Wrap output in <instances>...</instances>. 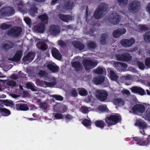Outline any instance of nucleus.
Returning a JSON list of instances; mask_svg holds the SVG:
<instances>
[{
    "instance_id": "3",
    "label": "nucleus",
    "mask_w": 150,
    "mask_h": 150,
    "mask_svg": "<svg viewBox=\"0 0 150 150\" xmlns=\"http://www.w3.org/2000/svg\"><path fill=\"white\" fill-rule=\"evenodd\" d=\"M121 117L118 115H111L108 117L106 118L105 121L109 126L116 124L117 122L121 120Z\"/></svg>"
},
{
    "instance_id": "9",
    "label": "nucleus",
    "mask_w": 150,
    "mask_h": 150,
    "mask_svg": "<svg viewBox=\"0 0 150 150\" xmlns=\"http://www.w3.org/2000/svg\"><path fill=\"white\" fill-rule=\"evenodd\" d=\"M51 81L52 82H48L43 81H40L39 82L41 86L44 87H52L56 84V80L54 77L52 78V80Z\"/></svg>"
},
{
    "instance_id": "40",
    "label": "nucleus",
    "mask_w": 150,
    "mask_h": 150,
    "mask_svg": "<svg viewBox=\"0 0 150 150\" xmlns=\"http://www.w3.org/2000/svg\"><path fill=\"white\" fill-rule=\"evenodd\" d=\"M0 111L2 115L4 116H8L10 114V111L5 108H0Z\"/></svg>"
},
{
    "instance_id": "45",
    "label": "nucleus",
    "mask_w": 150,
    "mask_h": 150,
    "mask_svg": "<svg viewBox=\"0 0 150 150\" xmlns=\"http://www.w3.org/2000/svg\"><path fill=\"white\" fill-rule=\"evenodd\" d=\"M73 3L71 1H67L65 5V8L69 10L72 8L73 6Z\"/></svg>"
},
{
    "instance_id": "1",
    "label": "nucleus",
    "mask_w": 150,
    "mask_h": 150,
    "mask_svg": "<svg viewBox=\"0 0 150 150\" xmlns=\"http://www.w3.org/2000/svg\"><path fill=\"white\" fill-rule=\"evenodd\" d=\"M98 63V61L95 60L86 59L83 61V65L87 70L94 68L97 65Z\"/></svg>"
},
{
    "instance_id": "42",
    "label": "nucleus",
    "mask_w": 150,
    "mask_h": 150,
    "mask_svg": "<svg viewBox=\"0 0 150 150\" xmlns=\"http://www.w3.org/2000/svg\"><path fill=\"white\" fill-rule=\"evenodd\" d=\"M37 102L40 108L45 109L47 108V105L45 102H42L40 100H38Z\"/></svg>"
},
{
    "instance_id": "48",
    "label": "nucleus",
    "mask_w": 150,
    "mask_h": 150,
    "mask_svg": "<svg viewBox=\"0 0 150 150\" xmlns=\"http://www.w3.org/2000/svg\"><path fill=\"white\" fill-rule=\"evenodd\" d=\"M88 47L89 49H94L96 47V44L93 42L90 41L88 42Z\"/></svg>"
},
{
    "instance_id": "50",
    "label": "nucleus",
    "mask_w": 150,
    "mask_h": 150,
    "mask_svg": "<svg viewBox=\"0 0 150 150\" xmlns=\"http://www.w3.org/2000/svg\"><path fill=\"white\" fill-rule=\"evenodd\" d=\"M38 74L41 77H46L47 76V73L44 71L40 70L39 71Z\"/></svg>"
},
{
    "instance_id": "11",
    "label": "nucleus",
    "mask_w": 150,
    "mask_h": 150,
    "mask_svg": "<svg viewBox=\"0 0 150 150\" xmlns=\"http://www.w3.org/2000/svg\"><path fill=\"white\" fill-rule=\"evenodd\" d=\"M132 110L134 114H137L138 112L142 113L144 111L145 108L143 105L137 104L132 108Z\"/></svg>"
},
{
    "instance_id": "30",
    "label": "nucleus",
    "mask_w": 150,
    "mask_h": 150,
    "mask_svg": "<svg viewBox=\"0 0 150 150\" xmlns=\"http://www.w3.org/2000/svg\"><path fill=\"white\" fill-rule=\"evenodd\" d=\"M108 37V35L106 34H103L100 37V42L102 45H104L107 43V41Z\"/></svg>"
},
{
    "instance_id": "27",
    "label": "nucleus",
    "mask_w": 150,
    "mask_h": 150,
    "mask_svg": "<svg viewBox=\"0 0 150 150\" xmlns=\"http://www.w3.org/2000/svg\"><path fill=\"white\" fill-rule=\"evenodd\" d=\"M13 43L10 41H6L3 45V48L6 50H8L9 49L13 47Z\"/></svg>"
},
{
    "instance_id": "22",
    "label": "nucleus",
    "mask_w": 150,
    "mask_h": 150,
    "mask_svg": "<svg viewBox=\"0 0 150 150\" xmlns=\"http://www.w3.org/2000/svg\"><path fill=\"white\" fill-rule=\"evenodd\" d=\"M114 66L116 68L118 69L121 68H123L122 69L124 71H125L127 67V65L125 64L119 62H115L114 64Z\"/></svg>"
},
{
    "instance_id": "46",
    "label": "nucleus",
    "mask_w": 150,
    "mask_h": 150,
    "mask_svg": "<svg viewBox=\"0 0 150 150\" xmlns=\"http://www.w3.org/2000/svg\"><path fill=\"white\" fill-rule=\"evenodd\" d=\"M6 83L7 85L13 87H15L16 85V83L15 81L10 80L7 81Z\"/></svg>"
},
{
    "instance_id": "29",
    "label": "nucleus",
    "mask_w": 150,
    "mask_h": 150,
    "mask_svg": "<svg viewBox=\"0 0 150 150\" xmlns=\"http://www.w3.org/2000/svg\"><path fill=\"white\" fill-rule=\"evenodd\" d=\"M72 43L75 47L78 48L80 50H83L84 48V45L80 42L74 41Z\"/></svg>"
},
{
    "instance_id": "18",
    "label": "nucleus",
    "mask_w": 150,
    "mask_h": 150,
    "mask_svg": "<svg viewBox=\"0 0 150 150\" xmlns=\"http://www.w3.org/2000/svg\"><path fill=\"white\" fill-rule=\"evenodd\" d=\"M49 32L51 34L56 35L60 33V30L58 26L52 25L50 27Z\"/></svg>"
},
{
    "instance_id": "33",
    "label": "nucleus",
    "mask_w": 150,
    "mask_h": 150,
    "mask_svg": "<svg viewBox=\"0 0 150 150\" xmlns=\"http://www.w3.org/2000/svg\"><path fill=\"white\" fill-rule=\"evenodd\" d=\"M26 87L28 89H30L34 91H38V88L33 84L30 82H28L26 84Z\"/></svg>"
},
{
    "instance_id": "32",
    "label": "nucleus",
    "mask_w": 150,
    "mask_h": 150,
    "mask_svg": "<svg viewBox=\"0 0 150 150\" xmlns=\"http://www.w3.org/2000/svg\"><path fill=\"white\" fill-rule=\"evenodd\" d=\"M103 13L97 9L95 12L93 16L95 18L99 19L103 16Z\"/></svg>"
},
{
    "instance_id": "19",
    "label": "nucleus",
    "mask_w": 150,
    "mask_h": 150,
    "mask_svg": "<svg viewBox=\"0 0 150 150\" xmlns=\"http://www.w3.org/2000/svg\"><path fill=\"white\" fill-rule=\"evenodd\" d=\"M47 67L48 68L53 72H58L59 70V68L55 63H50L48 64Z\"/></svg>"
},
{
    "instance_id": "37",
    "label": "nucleus",
    "mask_w": 150,
    "mask_h": 150,
    "mask_svg": "<svg viewBox=\"0 0 150 150\" xmlns=\"http://www.w3.org/2000/svg\"><path fill=\"white\" fill-rule=\"evenodd\" d=\"M136 125H138L140 127L144 128L147 127L146 123L144 121L137 120L135 123Z\"/></svg>"
},
{
    "instance_id": "44",
    "label": "nucleus",
    "mask_w": 150,
    "mask_h": 150,
    "mask_svg": "<svg viewBox=\"0 0 150 150\" xmlns=\"http://www.w3.org/2000/svg\"><path fill=\"white\" fill-rule=\"evenodd\" d=\"M79 94L82 96H85L87 95L88 92L84 88H79L78 89Z\"/></svg>"
},
{
    "instance_id": "20",
    "label": "nucleus",
    "mask_w": 150,
    "mask_h": 150,
    "mask_svg": "<svg viewBox=\"0 0 150 150\" xmlns=\"http://www.w3.org/2000/svg\"><path fill=\"white\" fill-rule=\"evenodd\" d=\"M16 109L17 110L27 111L28 110L29 108L26 104H18L16 105Z\"/></svg>"
},
{
    "instance_id": "31",
    "label": "nucleus",
    "mask_w": 150,
    "mask_h": 150,
    "mask_svg": "<svg viewBox=\"0 0 150 150\" xmlns=\"http://www.w3.org/2000/svg\"><path fill=\"white\" fill-rule=\"evenodd\" d=\"M73 67L76 69L77 71L81 70L82 68L81 63L78 62H75L71 63Z\"/></svg>"
},
{
    "instance_id": "25",
    "label": "nucleus",
    "mask_w": 150,
    "mask_h": 150,
    "mask_svg": "<svg viewBox=\"0 0 150 150\" xmlns=\"http://www.w3.org/2000/svg\"><path fill=\"white\" fill-rule=\"evenodd\" d=\"M105 77L102 76H98L93 79V81L94 83L97 85L103 83L104 81Z\"/></svg>"
},
{
    "instance_id": "43",
    "label": "nucleus",
    "mask_w": 150,
    "mask_h": 150,
    "mask_svg": "<svg viewBox=\"0 0 150 150\" xmlns=\"http://www.w3.org/2000/svg\"><path fill=\"white\" fill-rule=\"evenodd\" d=\"M95 123L97 127L101 128H103L104 126V122L101 120L96 121Z\"/></svg>"
},
{
    "instance_id": "12",
    "label": "nucleus",
    "mask_w": 150,
    "mask_h": 150,
    "mask_svg": "<svg viewBox=\"0 0 150 150\" xmlns=\"http://www.w3.org/2000/svg\"><path fill=\"white\" fill-rule=\"evenodd\" d=\"M133 93H138L141 96H143L146 94L144 90L141 88L137 86H134L130 89Z\"/></svg>"
},
{
    "instance_id": "54",
    "label": "nucleus",
    "mask_w": 150,
    "mask_h": 150,
    "mask_svg": "<svg viewBox=\"0 0 150 150\" xmlns=\"http://www.w3.org/2000/svg\"><path fill=\"white\" fill-rule=\"evenodd\" d=\"M98 109L101 111H107V108L105 105H100L98 106Z\"/></svg>"
},
{
    "instance_id": "34",
    "label": "nucleus",
    "mask_w": 150,
    "mask_h": 150,
    "mask_svg": "<svg viewBox=\"0 0 150 150\" xmlns=\"http://www.w3.org/2000/svg\"><path fill=\"white\" fill-rule=\"evenodd\" d=\"M22 51L21 50L18 51L15 54L13 59L15 61H19L22 56Z\"/></svg>"
},
{
    "instance_id": "10",
    "label": "nucleus",
    "mask_w": 150,
    "mask_h": 150,
    "mask_svg": "<svg viewBox=\"0 0 150 150\" xmlns=\"http://www.w3.org/2000/svg\"><path fill=\"white\" fill-rule=\"evenodd\" d=\"M115 56L118 60L123 61H129L131 60L132 58L130 54L127 53L123 54L122 55L116 54Z\"/></svg>"
},
{
    "instance_id": "64",
    "label": "nucleus",
    "mask_w": 150,
    "mask_h": 150,
    "mask_svg": "<svg viewBox=\"0 0 150 150\" xmlns=\"http://www.w3.org/2000/svg\"><path fill=\"white\" fill-rule=\"evenodd\" d=\"M54 116L57 119H61L63 118V115L61 114H56Z\"/></svg>"
},
{
    "instance_id": "14",
    "label": "nucleus",
    "mask_w": 150,
    "mask_h": 150,
    "mask_svg": "<svg viewBox=\"0 0 150 150\" xmlns=\"http://www.w3.org/2000/svg\"><path fill=\"white\" fill-rule=\"evenodd\" d=\"M35 56L34 52H29L23 59V61L26 63L30 62Z\"/></svg>"
},
{
    "instance_id": "39",
    "label": "nucleus",
    "mask_w": 150,
    "mask_h": 150,
    "mask_svg": "<svg viewBox=\"0 0 150 150\" xmlns=\"http://www.w3.org/2000/svg\"><path fill=\"white\" fill-rule=\"evenodd\" d=\"M143 117L146 120L150 121V108H148L146 110Z\"/></svg>"
},
{
    "instance_id": "15",
    "label": "nucleus",
    "mask_w": 150,
    "mask_h": 150,
    "mask_svg": "<svg viewBox=\"0 0 150 150\" xmlns=\"http://www.w3.org/2000/svg\"><path fill=\"white\" fill-rule=\"evenodd\" d=\"M126 31V29L124 28L118 29L113 31V35L115 38H118L121 35L125 34Z\"/></svg>"
},
{
    "instance_id": "58",
    "label": "nucleus",
    "mask_w": 150,
    "mask_h": 150,
    "mask_svg": "<svg viewBox=\"0 0 150 150\" xmlns=\"http://www.w3.org/2000/svg\"><path fill=\"white\" fill-rule=\"evenodd\" d=\"M137 63L139 69L142 70L144 69L145 66L143 63L142 62H140L139 61H137Z\"/></svg>"
},
{
    "instance_id": "13",
    "label": "nucleus",
    "mask_w": 150,
    "mask_h": 150,
    "mask_svg": "<svg viewBox=\"0 0 150 150\" xmlns=\"http://www.w3.org/2000/svg\"><path fill=\"white\" fill-rule=\"evenodd\" d=\"M44 23H38L35 25L33 28L34 32L37 33H42L45 30V27Z\"/></svg>"
},
{
    "instance_id": "8",
    "label": "nucleus",
    "mask_w": 150,
    "mask_h": 150,
    "mask_svg": "<svg viewBox=\"0 0 150 150\" xmlns=\"http://www.w3.org/2000/svg\"><path fill=\"white\" fill-rule=\"evenodd\" d=\"M135 42L134 39L133 38H131L130 40L124 39L121 40L120 43L124 47H130Z\"/></svg>"
},
{
    "instance_id": "59",
    "label": "nucleus",
    "mask_w": 150,
    "mask_h": 150,
    "mask_svg": "<svg viewBox=\"0 0 150 150\" xmlns=\"http://www.w3.org/2000/svg\"><path fill=\"white\" fill-rule=\"evenodd\" d=\"M24 20L26 23L29 25H30L31 24V19L28 17H25Z\"/></svg>"
},
{
    "instance_id": "16",
    "label": "nucleus",
    "mask_w": 150,
    "mask_h": 150,
    "mask_svg": "<svg viewBox=\"0 0 150 150\" xmlns=\"http://www.w3.org/2000/svg\"><path fill=\"white\" fill-rule=\"evenodd\" d=\"M36 41H39L36 44L37 47L42 50H45L47 48V44L43 40H41L39 39H36Z\"/></svg>"
},
{
    "instance_id": "57",
    "label": "nucleus",
    "mask_w": 150,
    "mask_h": 150,
    "mask_svg": "<svg viewBox=\"0 0 150 150\" xmlns=\"http://www.w3.org/2000/svg\"><path fill=\"white\" fill-rule=\"evenodd\" d=\"M122 77L123 79L127 80H132L133 79L132 76L130 75H127L126 76H123Z\"/></svg>"
},
{
    "instance_id": "4",
    "label": "nucleus",
    "mask_w": 150,
    "mask_h": 150,
    "mask_svg": "<svg viewBox=\"0 0 150 150\" xmlns=\"http://www.w3.org/2000/svg\"><path fill=\"white\" fill-rule=\"evenodd\" d=\"M140 5L139 2L137 1H132L129 5V11L130 12L134 13L138 11Z\"/></svg>"
},
{
    "instance_id": "55",
    "label": "nucleus",
    "mask_w": 150,
    "mask_h": 150,
    "mask_svg": "<svg viewBox=\"0 0 150 150\" xmlns=\"http://www.w3.org/2000/svg\"><path fill=\"white\" fill-rule=\"evenodd\" d=\"M51 96L53 98H54L56 100H63V98L60 95H52Z\"/></svg>"
},
{
    "instance_id": "23",
    "label": "nucleus",
    "mask_w": 150,
    "mask_h": 150,
    "mask_svg": "<svg viewBox=\"0 0 150 150\" xmlns=\"http://www.w3.org/2000/svg\"><path fill=\"white\" fill-rule=\"evenodd\" d=\"M53 56L55 58L60 60L61 59L62 56L59 51L55 48L53 49L52 50Z\"/></svg>"
},
{
    "instance_id": "56",
    "label": "nucleus",
    "mask_w": 150,
    "mask_h": 150,
    "mask_svg": "<svg viewBox=\"0 0 150 150\" xmlns=\"http://www.w3.org/2000/svg\"><path fill=\"white\" fill-rule=\"evenodd\" d=\"M71 96L73 97L77 96L78 95V93L76 90L74 88H72L71 90Z\"/></svg>"
},
{
    "instance_id": "53",
    "label": "nucleus",
    "mask_w": 150,
    "mask_h": 150,
    "mask_svg": "<svg viewBox=\"0 0 150 150\" xmlns=\"http://www.w3.org/2000/svg\"><path fill=\"white\" fill-rule=\"evenodd\" d=\"M11 25L6 24L4 23L2 24L0 27V28L2 30H6L11 27Z\"/></svg>"
},
{
    "instance_id": "38",
    "label": "nucleus",
    "mask_w": 150,
    "mask_h": 150,
    "mask_svg": "<svg viewBox=\"0 0 150 150\" xmlns=\"http://www.w3.org/2000/svg\"><path fill=\"white\" fill-rule=\"evenodd\" d=\"M109 77L112 80L115 81L117 78L118 76L113 71L110 70L109 72Z\"/></svg>"
},
{
    "instance_id": "60",
    "label": "nucleus",
    "mask_w": 150,
    "mask_h": 150,
    "mask_svg": "<svg viewBox=\"0 0 150 150\" xmlns=\"http://www.w3.org/2000/svg\"><path fill=\"white\" fill-rule=\"evenodd\" d=\"M90 108H88L87 107L85 106H83L81 108V111L84 113H87L88 112V109Z\"/></svg>"
},
{
    "instance_id": "26",
    "label": "nucleus",
    "mask_w": 150,
    "mask_h": 150,
    "mask_svg": "<svg viewBox=\"0 0 150 150\" xmlns=\"http://www.w3.org/2000/svg\"><path fill=\"white\" fill-rule=\"evenodd\" d=\"M16 1L17 3V6H18V11L21 12L22 14H24V8L23 3L22 1L18 0H16Z\"/></svg>"
},
{
    "instance_id": "2",
    "label": "nucleus",
    "mask_w": 150,
    "mask_h": 150,
    "mask_svg": "<svg viewBox=\"0 0 150 150\" xmlns=\"http://www.w3.org/2000/svg\"><path fill=\"white\" fill-rule=\"evenodd\" d=\"M22 31V29L21 27H14L8 31L7 34L12 37L17 38L20 35Z\"/></svg>"
},
{
    "instance_id": "61",
    "label": "nucleus",
    "mask_w": 150,
    "mask_h": 150,
    "mask_svg": "<svg viewBox=\"0 0 150 150\" xmlns=\"http://www.w3.org/2000/svg\"><path fill=\"white\" fill-rule=\"evenodd\" d=\"M58 43L60 46L64 47L66 45V43L63 40H59L58 41Z\"/></svg>"
},
{
    "instance_id": "5",
    "label": "nucleus",
    "mask_w": 150,
    "mask_h": 150,
    "mask_svg": "<svg viewBox=\"0 0 150 150\" xmlns=\"http://www.w3.org/2000/svg\"><path fill=\"white\" fill-rule=\"evenodd\" d=\"M120 20V17L116 12H113L110 15L108 20L110 23L114 25L118 24Z\"/></svg>"
},
{
    "instance_id": "49",
    "label": "nucleus",
    "mask_w": 150,
    "mask_h": 150,
    "mask_svg": "<svg viewBox=\"0 0 150 150\" xmlns=\"http://www.w3.org/2000/svg\"><path fill=\"white\" fill-rule=\"evenodd\" d=\"M82 123L85 126H90L91 125V121L89 120L86 119L83 121Z\"/></svg>"
},
{
    "instance_id": "24",
    "label": "nucleus",
    "mask_w": 150,
    "mask_h": 150,
    "mask_svg": "<svg viewBox=\"0 0 150 150\" xmlns=\"http://www.w3.org/2000/svg\"><path fill=\"white\" fill-rule=\"evenodd\" d=\"M38 18L41 21V23L45 24L47 23L48 20L47 16L46 14L41 15L38 16Z\"/></svg>"
},
{
    "instance_id": "7",
    "label": "nucleus",
    "mask_w": 150,
    "mask_h": 150,
    "mask_svg": "<svg viewBox=\"0 0 150 150\" xmlns=\"http://www.w3.org/2000/svg\"><path fill=\"white\" fill-rule=\"evenodd\" d=\"M96 97L100 101H104L107 98L108 94L104 90H98L96 91Z\"/></svg>"
},
{
    "instance_id": "17",
    "label": "nucleus",
    "mask_w": 150,
    "mask_h": 150,
    "mask_svg": "<svg viewBox=\"0 0 150 150\" xmlns=\"http://www.w3.org/2000/svg\"><path fill=\"white\" fill-rule=\"evenodd\" d=\"M59 16L62 21L66 22H68L69 21H72L74 19L73 17L69 15H66L63 14H59Z\"/></svg>"
},
{
    "instance_id": "6",
    "label": "nucleus",
    "mask_w": 150,
    "mask_h": 150,
    "mask_svg": "<svg viewBox=\"0 0 150 150\" xmlns=\"http://www.w3.org/2000/svg\"><path fill=\"white\" fill-rule=\"evenodd\" d=\"M15 12L13 8L11 7H6L1 9L0 10V15L3 16H11Z\"/></svg>"
},
{
    "instance_id": "21",
    "label": "nucleus",
    "mask_w": 150,
    "mask_h": 150,
    "mask_svg": "<svg viewBox=\"0 0 150 150\" xmlns=\"http://www.w3.org/2000/svg\"><path fill=\"white\" fill-rule=\"evenodd\" d=\"M38 8L34 4H33L30 6L29 13L31 16H34L36 13H38Z\"/></svg>"
},
{
    "instance_id": "47",
    "label": "nucleus",
    "mask_w": 150,
    "mask_h": 150,
    "mask_svg": "<svg viewBox=\"0 0 150 150\" xmlns=\"http://www.w3.org/2000/svg\"><path fill=\"white\" fill-rule=\"evenodd\" d=\"M2 102L6 106H11L13 105V103L11 101H10L8 100H2Z\"/></svg>"
},
{
    "instance_id": "28",
    "label": "nucleus",
    "mask_w": 150,
    "mask_h": 150,
    "mask_svg": "<svg viewBox=\"0 0 150 150\" xmlns=\"http://www.w3.org/2000/svg\"><path fill=\"white\" fill-rule=\"evenodd\" d=\"M108 8V4L105 3H102L100 4L98 9L103 13L107 10Z\"/></svg>"
},
{
    "instance_id": "35",
    "label": "nucleus",
    "mask_w": 150,
    "mask_h": 150,
    "mask_svg": "<svg viewBox=\"0 0 150 150\" xmlns=\"http://www.w3.org/2000/svg\"><path fill=\"white\" fill-rule=\"evenodd\" d=\"M93 71L95 73L98 74H101L105 72V69L100 67H98L97 69L93 70Z\"/></svg>"
},
{
    "instance_id": "51",
    "label": "nucleus",
    "mask_w": 150,
    "mask_h": 150,
    "mask_svg": "<svg viewBox=\"0 0 150 150\" xmlns=\"http://www.w3.org/2000/svg\"><path fill=\"white\" fill-rule=\"evenodd\" d=\"M20 71L18 72V74H13L10 76V78L15 80H16L18 79L20 77Z\"/></svg>"
},
{
    "instance_id": "41",
    "label": "nucleus",
    "mask_w": 150,
    "mask_h": 150,
    "mask_svg": "<svg viewBox=\"0 0 150 150\" xmlns=\"http://www.w3.org/2000/svg\"><path fill=\"white\" fill-rule=\"evenodd\" d=\"M144 39L146 42L150 43V31L145 33L144 36Z\"/></svg>"
},
{
    "instance_id": "63",
    "label": "nucleus",
    "mask_w": 150,
    "mask_h": 150,
    "mask_svg": "<svg viewBox=\"0 0 150 150\" xmlns=\"http://www.w3.org/2000/svg\"><path fill=\"white\" fill-rule=\"evenodd\" d=\"M119 3L122 5H124L127 4L128 0H118Z\"/></svg>"
},
{
    "instance_id": "36",
    "label": "nucleus",
    "mask_w": 150,
    "mask_h": 150,
    "mask_svg": "<svg viewBox=\"0 0 150 150\" xmlns=\"http://www.w3.org/2000/svg\"><path fill=\"white\" fill-rule=\"evenodd\" d=\"M113 102L115 105H122L124 104V101L120 98L114 99L113 100Z\"/></svg>"
},
{
    "instance_id": "52",
    "label": "nucleus",
    "mask_w": 150,
    "mask_h": 150,
    "mask_svg": "<svg viewBox=\"0 0 150 150\" xmlns=\"http://www.w3.org/2000/svg\"><path fill=\"white\" fill-rule=\"evenodd\" d=\"M150 141H138L137 143V144L140 146L146 145L149 144Z\"/></svg>"
},
{
    "instance_id": "62",
    "label": "nucleus",
    "mask_w": 150,
    "mask_h": 150,
    "mask_svg": "<svg viewBox=\"0 0 150 150\" xmlns=\"http://www.w3.org/2000/svg\"><path fill=\"white\" fill-rule=\"evenodd\" d=\"M145 65L149 68H150V58H146L145 62Z\"/></svg>"
}]
</instances>
